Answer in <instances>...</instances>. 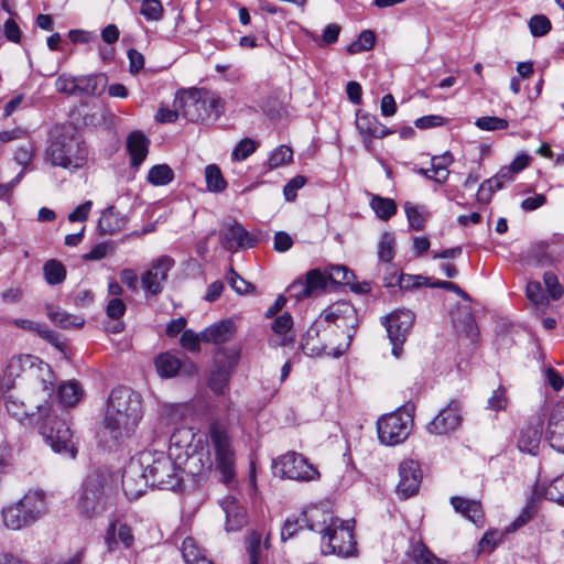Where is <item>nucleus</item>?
I'll return each mask as SVG.
<instances>
[{
  "label": "nucleus",
  "instance_id": "nucleus-32",
  "mask_svg": "<svg viewBox=\"0 0 564 564\" xmlns=\"http://www.w3.org/2000/svg\"><path fill=\"white\" fill-rule=\"evenodd\" d=\"M223 508L226 513L227 531H237L247 523L246 509L234 497H226L223 501Z\"/></svg>",
  "mask_w": 564,
  "mask_h": 564
},
{
  "label": "nucleus",
  "instance_id": "nucleus-6",
  "mask_svg": "<svg viewBox=\"0 0 564 564\" xmlns=\"http://www.w3.org/2000/svg\"><path fill=\"white\" fill-rule=\"evenodd\" d=\"M46 513L45 495L29 491L20 500L2 508L1 518L8 530H22L33 525Z\"/></svg>",
  "mask_w": 564,
  "mask_h": 564
},
{
  "label": "nucleus",
  "instance_id": "nucleus-58",
  "mask_svg": "<svg viewBox=\"0 0 564 564\" xmlns=\"http://www.w3.org/2000/svg\"><path fill=\"white\" fill-rule=\"evenodd\" d=\"M527 296L534 305H546L547 297L543 292L542 285L538 281H530L527 284Z\"/></svg>",
  "mask_w": 564,
  "mask_h": 564
},
{
  "label": "nucleus",
  "instance_id": "nucleus-60",
  "mask_svg": "<svg viewBox=\"0 0 564 564\" xmlns=\"http://www.w3.org/2000/svg\"><path fill=\"white\" fill-rule=\"evenodd\" d=\"M55 87L59 93L77 96V77L63 74L57 77Z\"/></svg>",
  "mask_w": 564,
  "mask_h": 564
},
{
  "label": "nucleus",
  "instance_id": "nucleus-15",
  "mask_svg": "<svg viewBox=\"0 0 564 564\" xmlns=\"http://www.w3.org/2000/svg\"><path fill=\"white\" fill-rule=\"evenodd\" d=\"M319 317L323 323H333L337 328H341L343 332H346L348 338L347 343H350L354 333L349 330L355 332L358 326L357 312L350 303L344 301L336 302L324 310Z\"/></svg>",
  "mask_w": 564,
  "mask_h": 564
},
{
  "label": "nucleus",
  "instance_id": "nucleus-11",
  "mask_svg": "<svg viewBox=\"0 0 564 564\" xmlns=\"http://www.w3.org/2000/svg\"><path fill=\"white\" fill-rule=\"evenodd\" d=\"M413 417L410 412L397 410L378 420V436L382 444L397 445L404 442L411 431Z\"/></svg>",
  "mask_w": 564,
  "mask_h": 564
},
{
  "label": "nucleus",
  "instance_id": "nucleus-16",
  "mask_svg": "<svg viewBox=\"0 0 564 564\" xmlns=\"http://www.w3.org/2000/svg\"><path fill=\"white\" fill-rule=\"evenodd\" d=\"M174 263V260L169 256H161L154 260L150 268L141 275V284L145 292L151 295L160 294Z\"/></svg>",
  "mask_w": 564,
  "mask_h": 564
},
{
  "label": "nucleus",
  "instance_id": "nucleus-28",
  "mask_svg": "<svg viewBox=\"0 0 564 564\" xmlns=\"http://www.w3.org/2000/svg\"><path fill=\"white\" fill-rule=\"evenodd\" d=\"M236 333V327L232 321L224 319L216 323L202 332V340L220 345L229 341Z\"/></svg>",
  "mask_w": 564,
  "mask_h": 564
},
{
  "label": "nucleus",
  "instance_id": "nucleus-46",
  "mask_svg": "<svg viewBox=\"0 0 564 564\" xmlns=\"http://www.w3.org/2000/svg\"><path fill=\"white\" fill-rule=\"evenodd\" d=\"M375 42H376L375 33L370 30H365L359 34V36L356 41L351 42L348 45L347 52L352 55V54H358L361 52L370 51L373 47Z\"/></svg>",
  "mask_w": 564,
  "mask_h": 564
},
{
  "label": "nucleus",
  "instance_id": "nucleus-36",
  "mask_svg": "<svg viewBox=\"0 0 564 564\" xmlns=\"http://www.w3.org/2000/svg\"><path fill=\"white\" fill-rule=\"evenodd\" d=\"M107 78L102 74L77 77V96L100 95L106 87Z\"/></svg>",
  "mask_w": 564,
  "mask_h": 564
},
{
  "label": "nucleus",
  "instance_id": "nucleus-5",
  "mask_svg": "<svg viewBox=\"0 0 564 564\" xmlns=\"http://www.w3.org/2000/svg\"><path fill=\"white\" fill-rule=\"evenodd\" d=\"M37 417L43 420L41 433L52 449L58 454L75 458L77 447L73 441L72 431L64 419L58 415V410L50 403L36 405Z\"/></svg>",
  "mask_w": 564,
  "mask_h": 564
},
{
  "label": "nucleus",
  "instance_id": "nucleus-35",
  "mask_svg": "<svg viewBox=\"0 0 564 564\" xmlns=\"http://www.w3.org/2000/svg\"><path fill=\"white\" fill-rule=\"evenodd\" d=\"M83 397V389L77 381H68L61 384L57 389L58 404H53L50 401L47 403L55 406L58 411L62 406L72 408L75 406Z\"/></svg>",
  "mask_w": 564,
  "mask_h": 564
},
{
  "label": "nucleus",
  "instance_id": "nucleus-17",
  "mask_svg": "<svg viewBox=\"0 0 564 564\" xmlns=\"http://www.w3.org/2000/svg\"><path fill=\"white\" fill-rule=\"evenodd\" d=\"M356 128L368 152L373 151V139H383L393 133L376 116L361 111L357 112Z\"/></svg>",
  "mask_w": 564,
  "mask_h": 564
},
{
  "label": "nucleus",
  "instance_id": "nucleus-43",
  "mask_svg": "<svg viewBox=\"0 0 564 564\" xmlns=\"http://www.w3.org/2000/svg\"><path fill=\"white\" fill-rule=\"evenodd\" d=\"M205 180L209 192L220 193L227 187V182L224 178L220 169L216 164H209L206 166Z\"/></svg>",
  "mask_w": 564,
  "mask_h": 564
},
{
  "label": "nucleus",
  "instance_id": "nucleus-54",
  "mask_svg": "<svg viewBox=\"0 0 564 564\" xmlns=\"http://www.w3.org/2000/svg\"><path fill=\"white\" fill-rule=\"evenodd\" d=\"M227 281L230 288L238 294H246L254 289L250 282L246 281L243 278L237 274L232 268H230L228 271Z\"/></svg>",
  "mask_w": 564,
  "mask_h": 564
},
{
  "label": "nucleus",
  "instance_id": "nucleus-8",
  "mask_svg": "<svg viewBox=\"0 0 564 564\" xmlns=\"http://www.w3.org/2000/svg\"><path fill=\"white\" fill-rule=\"evenodd\" d=\"M111 507V497L106 491L102 477L96 473L88 475L78 491L76 508L79 516L91 519Z\"/></svg>",
  "mask_w": 564,
  "mask_h": 564
},
{
  "label": "nucleus",
  "instance_id": "nucleus-62",
  "mask_svg": "<svg viewBox=\"0 0 564 564\" xmlns=\"http://www.w3.org/2000/svg\"><path fill=\"white\" fill-rule=\"evenodd\" d=\"M289 296L294 299L295 301H302L304 299L311 297L305 284L304 279H299L289 285L286 289Z\"/></svg>",
  "mask_w": 564,
  "mask_h": 564
},
{
  "label": "nucleus",
  "instance_id": "nucleus-56",
  "mask_svg": "<svg viewBox=\"0 0 564 564\" xmlns=\"http://www.w3.org/2000/svg\"><path fill=\"white\" fill-rule=\"evenodd\" d=\"M404 210L410 226L415 230L422 229L425 223V218L420 208L412 203L406 202L404 204Z\"/></svg>",
  "mask_w": 564,
  "mask_h": 564
},
{
  "label": "nucleus",
  "instance_id": "nucleus-29",
  "mask_svg": "<svg viewBox=\"0 0 564 564\" xmlns=\"http://www.w3.org/2000/svg\"><path fill=\"white\" fill-rule=\"evenodd\" d=\"M150 140L140 131L131 132L127 138V150L131 156V166L138 169L149 152Z\"/></svg>",
  "mask_w": 564,
  "mask_h": 564
},
{
  "label": "nucleus",
  "instance_id": "nucleus-52",
  "mask_svg": "<svg viewBox=\"0 0 564 564\" xmlns=\"http://www.w3.org/2000/svg\"><path fill=\"white\" fill-rule=\"evenodd\" d=\"M475 124L484 131H498L508 128L509 123L506 119L499 117L485 116L476 120Z\"/></svg>",
  "mask_w": 564,
  "mask_h": 564
},
{
  "label": "nucleus",
  "instance_id": "nucleus-39",
  "mask_svg": "<svg viewBox=\"0 0 564 564\" xmlns=\"http://www.w3.org/2000/svg\"><path fill=\"white\" fill-rule=\"evenodd\" d=\"M370 207L376 216L383 221L389 220L398 210L397 203L392 198L382 197L380 195H372Z\"/></svg>",
  "mask_w": 564,
  "mask_h": 564
},
{
  "label": "nucleus",
  "instance_id": "nucleus-38",
  "mask_svg": "<svg viewBox=\"0 0 564 564\" xmlns=\"http://www.w3.org/2000/svg\"><path fill=\"white\" fill-rule=\"evenodd\" d=\"M158 373L163 378L176 376L181 369V360L171 352H162L155 359Z\"/></svg>",
  "mask_w": 564,
  "mask_h": 564
},
{
  "label": "nucleus",
  "instance_id": "nucleus-44",
  "mask_svg": "<svg viewBox=\"0 0 564 564\" xmlns=\"http://www.w3.org/2000/svg\"><path fill=\"white\" fill-rule=\"evenodd\" d=\"M293 326V318H292V315L290 313H284L280 316H278L273 323H272V330L276 334V335H282L284 336L281 340V345L285 346L288 344H291L294 341V337L293 336H290L288 337V333L291 330Z\"/></svg>",
  "mask_w": 564,
  "mask_h": 564
},
{
  "label": "nucleus",
  "instance_id": "nucleus-27",
  "mask_svg": "<svg viewBox=\"0 0 564 564\" xmlns=\"http://www.w3.org/2000/svg\"><path fill=\"white\" fill-rule=\"evenodd\" d=\"M106 543L110 551L118 547L121 543L126 549H130L133 545L134 536L131 528L120 521H111L105 536Z\"/></svg>",
  "mask_w": 564,
  "mask_h": 564
},
{
  "label": "nucleus",
  "instance_id": "nucleus-49",
  "mask_svg": "<svg viewBox=\"0 0 564 564\" xmlns=\"http://www.w3.org/2000/svg\"><path fill=\"white\" fill-rule=\"evenodd\" d=\"M327 275L328 283L338 285H348L354 280L355 275L344 265H334Z\"/></svg>",
  "mask_w": 564,
  "mask_h": 564
},
{
  "label": "nucleus",
  "instance_id": "nucleus-22",
  "mask_svg": "<svg viewBox=\"0 0 564 564\" xmlns=\"http://www.w3.org/2000/svg\"><path fill=\"white\" fill-rule=\"evenodd\" d=\"M238 362L237 356L227 357L217 355L215 358V368L208 380V386L216 394H224L229 383L232 369Z\"/></svg>",
  "mask_w": 564,
  "mask_h": 564
},
{
  "label": "nucleus",
  "instance_id": "nucleus-55",
  "mask_svg": "<svg viewBox=\"0 0 564 564\" xmlns=\"http://www.w3.org/2000/svg\"><path fill=\"white\" fill-rule=\"evenodd\" d=\"M202 333L197 334L192 329H185L180 338L182 347L191 352L200 350Z\"/></svg>",
  "mask_w": 564,
  "mask_h": 564
},
{
  "label": "nucleus",
  "instance_id": "nucleus-1",
  "mask_svg": "<svg viewBox=\"0 0 564 564\" xmlns=\"http://www.w3.org/2000/svg\"><path fill=\"white\" fill-rule=\"evenodd\" d=\"M143 416L142 398L128 387L112 389L104 416V426L116 442H123L135 432Z\"/></svg>",
  "mask_w": 564,
  "mask_h": 564
},
{
  "label": "nucleus",
  "instance_id": "nucleus-20",
  "mask_svg": "<svg viewBox=\"0 0 564 564\" xmlns=\"http://www.w3.org/2000/svg\"><path fill=\"white\" fill-rule=\"evenodd\" d=\"M545 440L552 448L564 454V401L556 402L550 411Z\"/></svg>",
  "mask_w": 564,
  "mask_h": 564
},
{
  "label": "nucleus",
  "instance_id": "nucleus-37",
  "mask_svg": "<svg viewBox=\"0 0 564 564\" xmlns=\"http://www.w3.org/2000/svg\"><path fill=\"white\" fill-rule=\"evenodd\" d=\"M46 314L50 321L61 328H78L82 327L85 323L83 317L68 314L67 312L62 311L54 305H47Z\"/></svg>",
  "mask_w": 564,
  "mask_h": 564
},
{
  "label": "nucleus",
  "instance_id": "nucleus-19",
  "mask_svg": "<svg viewBox=\"0 0 564 564\" xmlns=\"http://www.w3.org/2000/svg\"><path fill=\"white\" fill-rule=\"evenodd\" d=\"M462 406L456 400H452L440 413L427 424L431 434L444 435L455 431L462 423Z\"/></svg>",
  "mask_w": 564,
  "mask_h": 564
},
{
  "label": "nucleus",
  "instance_id": "nucleus-48",
  "mask_svg": "<svg viewBox=\"0 0 564 564\" xmlns=\"http://www.w3.org/2000/svg\"><path fill=\"white\" fill-rule=\"evenodd\" d=\"M411 556L415 564H441V560L422 543L413 545Z\"/></svg>",
  "mask_w": 564,
  "mask_h": 564
},
{
  "label": "nucleus",
  "instance_id": "nucleus-18",
  "mask_svg": "<svg viewBox=\"0 0 564 564\" xmlns=\"http://www.w3.org/2000/svg\"><path fill=\"white\" fill-rule=\"evenodd\" d=\"M399 477L395 492L400 499L405 500L417 494L422 480V470L416 460H403L399 466Z\"/></svg>",
  "mask_w": 564,
  "mask_h": 564
},
{
  "label": "nucleus",
  "instance_id": "nucleus-21",
  "mask_svg": "<svg viewBox=\"0 0 564 564\" xmlns=\"http://www.w3.org/2000/svg\"><path fill=\"white\" fill-rule=\"evenodd\" d=\"M149 486V479L145 471L143 473L139 459L132 462L122 475V488L126 496L131 500L138 499Z\"/></svg>",
  "mask_w": 564,
  "mask_h": 564
},
{
  "label": "nucleus",
  "instance_id": "nucleus-42",
  "mask_svg": "<svg viewBox=\"0 0 564 564\" xmlns=\"http://www.w3.org/2000/svg\"><path fill=\"white\" fill-rule=\"evenodd\" d=\"M174 178V172L167 164H158L150 169L148 182L154 186H164Z\"/></svg>",
  "mask_w": 564,
  "mask_h": 564
},
{
  "label": "nucleus",
  "instance_id": "nucleus-7",
  "mask_svg": "<svg viewBox=\"0 0 564 564\" xmlns=\"http://www.w3.org/2000/svg\"><path fill=\"white\" fill-rule=\"evenodd\" d=\"M208 436L215 453L216 469L221 474V480L230 484L236 475V454L227 422L213 419L208 425Z\"/></svg>",
  "mask_w": 564,
  "mask_h": 564
},
{
  "label": "nucleus",
  "instance_id": "nucleus-40",
  "mask_svg": "<svg viewBox=\"0 0 564 564\" xmlns=\"http://www.w3.org/2000/svg\"><path fill=\"white\" fill-rule=\"evenodd\" d=\"M311 297H316L322 294L328 284L326 273L319 269H312L306 272L303 278Z\"/></svg>",
  "mask_w": 564,
  "mask_h": 564
},
{
  "label": "nucleus",
  "instance_id": "nucleus-12",
  "mask_svg": "<svg viewBox=\"0 0 564 564\" xmlns=\"http://www.w3.org/2000/svg\"><path fill=\"white\" fill-rule=\"evenodd\" d=\"M414 321L415 316L410 310H395L381 318L392 344V355L394 357H401L403 344L413 328Z\"/></svg>",
  "mask_w": 564,
  "mask_h": 564
},
{
  "label": "nucleus",
  "instance_id": "nucleus-30",
  "mask_svg": "<svg viewBox=\"0 0 564 564\" xmlns=\"http://www.w3.org/2000/svg\"><path fill=\"white\" fill-rule=\"evenodd\" d=\"M33 375L29 381L33 384L34 389L42 390L47 397L46 401L52 399L55 390V376L50 365L41 361Z\"/></svg>",
  "mask_w": 564,
  "mask_h": 564
},
{
  "label": "nucleus",
  "instance_id": "nucleus-61",
  "mask_svg": "<svg viewBox=\"0 0 564 564\" xmlns=\"http://www.w3.org/2000/svg\"><path fill=\"white\" fill-rule=\"evenodd\" d=\"M543 281L550 296L553 300H557L563 295V288L561 286L557 276L553 272H545L543 275Z\"/></svg>",
  "mask_w": 564,
  "mask_h": 564
},
{
  "label": "nucleus",
  "instance_id": "nucleus-41",
  "mask_svg": "<svg viewBox=\"0 0 564 564\" xmlns=\"http://www.w3.org/2000/svg\"><path fill=\"white\" fill-rule=\"evenodd\" d=\"M43 273L46 282L51 285L59 284L66 279L64 264L55 259H51L44 263Z\"/></svg>",
  "mask_w": 564,
  "mask_h": 564
},
{
  "label": "nucleus",
  "instance_id": "nucleus-59",
  "mask_svg": "<svg viewBox=\"0 0 564 564\" xmlns=\"http://www.w3.org/2000/svg\"><path fill=\"white\" fill-rule=\"evenodd\" d=\"M257 149V144L251 139L241 140L236 148L234 149L231 156L232 160L242 161L246 160L249 155H251Z\"/></svg>",
  "mask_w": 564,
  "mask_h": 564
},
{
  "label": "nucleus",
  "instance_id": "nucleus-51",
  "mask_svg": "<svg viewBox=\"0 0 564 564\" xmlns=\"http://www.w3.org/2000/svg\"><path fill=\"white\" fill-rule=\"evenodd\" d=\"M529 29L533 36H544L551 30V21L543 14L533 15L529 21Z\"/></svg>",
  "mask_w": 564,
  "mask_h": 564
},
{
  "label": "nucleus",
  "instance_id": "nucleus-23",
  "mask_svg": "<svg viewBox=\"0 0 564 564\" xmlns=\"http://www.w3.org/2000/svg\"><path fill=\"white\" fill-rule=\"evenodd\" d=\"M220 241L221 246L231 252L257 245V240L237 221L223 229Z\"/></svg>",
  "mask_w": 564,
  "mask_h": 564
},
{
  "label": "nucleus",
  "instance_id": "nucleus-45",
  "mask_svg": "<svg viewBox=\"0 0 564 564\" xmlns=\"http://www.w3.org/2000/svg\"><path fill=\"white\" fill-rule=\"evenodd\" d=\"M395 239L393 234L383 232L378 243V258L380 261L389 263L394 258Z\"/></svg>",
  "mask_w": 564,
  "mask_h": 564
},
{
  "label": "nucleus",
  "instance_id": "nucleus-9",
  "mask_svg": "<svg viewBox=\"0 0 564 564\" xmlns=\"http://www.w3.org/2000/svg\"><path fill=\"white\" fill-rule=\"evenodd\" d=\"M225 111V100L215 91L195 89L183 101L182 115L192 122L216 121Z\"/></svg>",
  "mask_w": 564,
  "mask_h": 564
},
{
  "label": "nucleus",
  "instance_id": "nucleus-64",
  "mask_svg": "<svg viewBox=\"0 0 564 564\" xmlns=\"http://www.w3.org/2000/svg\"><path fill=\"white\" fill-rule=\"evenodd\" d=\"M126 310L127 307L124 302L119 297H113L107 304L106 313L108 317L112 319H120V317H122L123 314L126 313Z\"/></svg>",
  "mask_w": 564,
  "mask_h": 564
},
{
  "label": "nucleus",
  "instance_id": "nucleus-33",
  "mask_svg": "<svg viewBox=\"0 0 564 564\" xmlns=\"http://www.w3.org/2000/svg\"><path fill=\"white\" fill-rule=\"evenodd\" d=\"M451 503L456 512L463 514L474 524L481 525L484 523V511L479 501L452 497Z\"/></svg>",
  "mask_w": 564,
  "mask_h": 564
},
{
  "label": "nucleus",
  "instance_id": "nucleus-3",
  "mask_svg": "<svg viewBox=\"0 0 564 564\" xmlns=\"http://www.w3.org/2000/svg\"><path fill=\"white\" fill-rule=\"evenodd\" d=\"M169 455L177 464H183V470L192 476L203 474L212 468V460L204 451L202 441L191 427L182 426L174 430L170 436Z\"/></svg>",
  "mask_w": 564,
  "mask_h": 564
},
{
  "label": "nucleus",
  "instance_id": "nucleus-53",
  "mask_svg": "<svg viewBox=\"0 0 564 564\" xmlns=\"http://www.w3.org/2000/svg\"><path fill=\"white\" fill-rule=\"evenodd\" d=\"M293 151L286 145H280L276 148L268 160L270 169H276L292 160Z\"/></svg>",
  "mask_w": 564,
  "mask_h": 564
},
{
  "label": "nucleus",
  "instance_id": "nucleus-57",
  "mask_svg": "<svg viewBox=\"0 0 564 564\" xmlns=\"http://www.w3.org/2000/svg\"><path fill=\"white\" fill-rule=\"evenodd\" d=\"M141 14L147 20H160L163 14V6L159 0H144L141 4Z\"/></svg>",
  "mask_w": 564,
  "mask_h": 564
},
{
  "label": "nucleus",
  "instance_id": "nucleus-47",
  "mask_svg": "<svg viewBox=\"0 0 564 564\" xmlns=\"http://www.w3.org/2000/svg\"><path fill=\"white\" fill-rule=\"evenodd\" d=\"M181 552L186 564H194L206 556L193 538L184 539Z\"/></svg>",
  "mask_w": 564,
  "mask_h": 564
},
{
  "label": "nucleus",
  "instance_id": "nucleus-34",
  "mask_svg": "<svg viewBox=\"0 0 564 564\" xmlns=\"http://www.w3.org/2000/svg\"><path fill=\"white\" fill-rule=\"evenodd\" d=\"M42 360L33 355H21L13 357L9 365L8 370L12 377H23L29 381L31 376H34V371Z\"/></svg>",
  "mask_w": 564,
  "mask_h": 564
},
{
  "label": "nucleus",
  "instance_id": "nucleus-26",
  "mask_svg": "<svg viewBox=\"0 0 564 564\" xmlns=\"http://www.w3.org/2000/svg\"><path fill=\"white\" fill-rule=\"evenodd\" d=\"M514 175L516 174L508 166H502L495 176L480 184L477 193L478 202L485 204L489 203L492 194L501 189L507 183L512 182Z\"/></svg>",
  "mask_w": 564,
  "mask_h": 564
},
{
  "label": "nucleus",
  "instance_id": "nucleus-31",
  "mask_svg": "<svg viewBox=\"0 0 564 564\" xmlns=\"http://www.w3.org/2000/svg\"><path fill=\"white\" fill-rule=\"evenodd\" d=\"M128 218L122 215L116 207L106 208L98 220V229L104 235H113L123 230L127 226Z\"/></svg>",
  "mask_w": 564,
  "mask_h": 564
},
{
  "label": "nucleus",
  "instance_id": "nucleus-2",
  "mask_svg": "<svg viewBox=\"0 0 564 564\" xmlns=\"http://www.w3.org/2000/svg\"><path fill=\"white\" fill-rule=\"evenodd\" d=\"M46 156L53 165L78 170L86 164L88 150L73 126L61 124L51 129Z\"/></svg>",
  "mask_w": 564,
  "mask_h": 564
},
{
  "label": "nucleus",
  "instance_id": "nucleus-14",
  "mask_svg": "<svg viewBox=\"0 0 564 564\" xmlns=\"http://www.w3.org/2000/svg\"><path fill=\"white\" fill-rule=\"evenodd\" d=\"M333 333H335V329L330 326L325 327L322 318L318 317L303 336L302 349L304 354L308 356H319L322 354L334 357L341 356L349 346V343H346L345 346L333 347L329 340H319L318 345H311V341L323 339L324 335H330Z\"/></svg>",
  "mask_w": 564,
  "mask_h": 564
},
{
  "label": "nucleus",
  "instance_id": "nucleus-13",
  "mask_svg": "<svg viewBox=\"0 0 564 564\" xmlns=\"http://www.w3.org/2000/svg\"><path fill=\"white\" fill-rule=\"evenodd\" d=\"M275 474L282 478L297 481H313L319 479V473L307 459L296 453L288 452L273 462Z\"/></svg>",
  "mask_w": 564,
  "mask_h": 564
},
{
  "label": "nucleus",
  "instance_id": "nucleus-10",
  "mask_svg": "<svg viewBox=\"0 0 564 564\" xmlns=\"http://www.w3.org/2000/svg\"><path fill=\"white\" fill-rule=\"evenodd\" d=\"M322 553L336 554L341 557H350L357 553V542L354 535V521L339 520L324 533L321 543Z\"/></svg>",
  "mask_w": 564,
  "mask_h": 564
},
{
  "label": "nucleus",
  "instance_id": "nucleus-4",
  "mask_svg": "<svg viewBox=\"0 0 564 564\" xmlns=\"http://www.w3.org/2000/svg\"><path fill=\"white\" fill-rule=\"evenodd\" d=\"M143 473L149 479L150 487L162 490H177L183 482V464H177L172 456L164 452L143 451L138 457Z\"/></svg>",
  "mask_w": 564,
  "mask_h": 564
},
{
  "label": "nucleus",
  "instance_id": "nucleus-63",
  "mask_svg": "<svg viewBox=\"0 0 564 564\" xmlns=\"http://www.w3.org/2000/svg\"><path fill=\"white\" fill-rule=\"evenodd\" d=\"M306 183V178L302 175H297L293 177L288 184L284 186L283 193L285 199L288 202H292L296 197V192L302 188Z\"/></svg>",
  "mask_w": 564,
  "mask_h": 564
},
{
  "label": "nucleus",
  "instance_id": "nucleus-24",
  "mask_svg": "<svg viewBox=\"0 0 564 564\" xmlns=\"http://www.w3.org/2000/svg\"><path fill=\"white\" fill-rule=\"evenodd\" d=\"M339 520L340 518L336 517L332 511L321 507H313L303 512V521L306 523V527L321 534V538L324 533L329 532V529Z\"/></svg>",
  "mask_w": 564,
  "mask_h": 564
},
{
  "label": "nucleus",
  "instance_id": "nucleus-50",
  "mask_svg": "<svg viewBox=\"0 0 564 564\" xmlns=\"http://www.w3.org/2000/svg\"><path fill=\"white\" fill-rule=\"evenodd\" d=\"M544 495L549 500L564 505V474L549 484Z\"/></svg>",
  "mask_w": 564,
  "mask_h": 564
},
{
  "label": "nucleus",
  "instance_id": "nucleus-25",
  "mask_svg": "<svg viewBox=\"0 0 564 564\" xmlns=\"http://www.w3.org/2000/svg\"><path fill=\"white\" fill-rule=\"evenodd\" d=\"M542 441V425L540 422L524 424L517 437V447L521 453L536 456Z\"/></svg>",
  "mask_w": 564,
  "mask_h": 564
}]
</instances>
